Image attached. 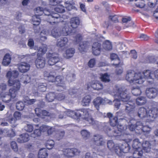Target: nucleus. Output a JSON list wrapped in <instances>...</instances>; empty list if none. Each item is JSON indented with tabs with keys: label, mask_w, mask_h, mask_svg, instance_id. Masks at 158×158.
<instances>
[{
	"label": "nucleus",
	"mask_w": 158,
	"mask_h": 158,
	"mask_svg": "<svg viewBox=\"0 0 158 158\" xmlns=\"http://www.w3.org/2000/svg\"><path fill=\"white\" fill-rule=\"evenodd\" d=\"M127 90L121 88L116 86L113 91L110 93L114 96L115 99L114 101V106L117 110L119 108L120 105V100H122L126 104L125 110L128 114L133 113L134 112L135 105L133 101L130 100V96L127 93Z\"/></svg>",
	"instance_id": "f257e3e1"
},
{
	"label": "nucleus",
	"mask_w": 158,
	"mask_h": 158,
	"mask_svg": "<svg viewBox=\"0 0 158 158\" xmlns=\"http://www.w3.org/2000/svg\"><path fill=\"white\" fill-rule=\"evenodd\" d=\"M153 73L150 70L144 71L142 73H135L134 71H129L127 72L126 75V80L130 83L142 84L145 79H151L152 81L154 77L158 79V69Z\"/></svg>",
	"instance_id": "f03ea898"
},
{
	"label": "nucleus",
	"mask_w": 158,
	"mask_h": 158,
	"mask_svg": "<svg viewBox=\"0 0 158 158\" xmlns=\"http://www.w3.org/2000/svg\"><path fill=\"white\" fill-rule=\"evenodd\" d=\"M109 120L111 127L105 126L104 127L105 133L108 136L116 137L119 135L122 132H123L124 127L123 125L119 124L118 119Z\"/></svg>",
	"instance_id": "7ed1b4c3"
},
{
	"label": "nucleus",
	"mask_w": 158,
	"mask_h": 158,
	"mask_svg": "<svg viewBox=\"0 0 158 158\" xmlns=\"http://www.w3.org/2000/svg\"><path fill=\"white\" fill-rule=\"evenodd\" d=\"M122 138L125 142L123 143L121 145L117 144L115 149L113 152L118 156H122L123 153H127L129 152L131 147L130 143L132 141L131 135L129 134H123Z\"/></svg>",
	"instance_id": "20e7f679"
},
{
	"label": "nucleus",
	"mask_w": 158,
	"mask_h": 158,
	"mask_svg": "<svg viewBox=\"0 0 158 158\" xmlns=\"http://www.w3.org/2000/svg\"><path fill=\"white\" fill-rule=\"evenodd\" d=\"M8 85L13 86L12 88L9 89V94L1 93L0 94V98L2 101L6 103H8L11 101V98H15L17 94V92L20 89V86L19 82H15L12 84L10 80L9 81Z\"/></svg>",
	"instance_id": "39448f33"
},
{
	"label": "nucleus",
	"mask_w": 158,
	"mask_h": 158,
	"mask_svg": "<svg viewBox=\"0 0 158 158\" xmlns=\"http://www.w3.org/2000/svg\"><path fill=\"white\" fill-rule=\"evenodd\" d=\"M35 15L39 16L41 15L44 13L48 16L47 21L51 24L59 22L62 20L60 15L57 13H50L48 10H44L40 7L36 8L35 10Z\"/></svg>",
	"instance_id": "423d86ee"
},
{
	"label": "nucleus",
	"mask_w": 158,
	"mask_h": 158,
	"mask_svg": "<svg viewBox=\"0 0 158 158\" xmlns=\"http://www.w3.org/2000/svg\"><path fill=\"white\" fill-rule=\"evenodd\" d=\"M44 76L45 79L48 81L52 82H55L56 84L57 85V86L60 88V90H63L64 89V85L63 76H58L56 77V75L55 73L49 72L47 71H45L44 72Z\"/></svg>",
	"instance_id": "0eeeda50"
},
{
	"label": "nucleus",
	"mask_w": 158,
	"mask_h": 158,
	"mask_svg": "<svg viewBox=\"0 0 158 158\" xmlns=\"http://www.w3.org/2000/svg\"><path fill=\"white\" fill-rule=\"evenodd\" d=\"M47 50V46L45 44L42 45L39 49L37 54L38 57L35 61V64L37 68L42 69L45 66L46 63L45 58L40 57L39 56L45 54Z\"/></svg>",
	"instance_id": "6e6552de"
},
{
	"label": "nucleus",
	"mask_w": 158,
	"mask_h": 158,
	"mask_svg": "<svg viewBox=\"0 0 158 158\" xmlns=\"http://www.w3.org/2000/svg\"><path fill=\"white\" fill-rule=\"evenodd\" d=\"M48 64L53 65L59 61L60 58L58 54L56 52H49L47 54Z\"/></svg>",
	"instance_id": "1a4fd4ad"
},
{
	"label": "nucleus",
	"mask_w": 158,
	"mask_h": 158,
	"mask_svg": "<svg viewBox=\"0 0 158 158\" xmlns=\"http://www.w3.org/2000/svg\"><path fill=\"white\" fill-rule=\"evenodd\" d=\"M143 126V123L141 122H137L135 124H131L128 126V127L131 131H135L136 132L140 134L142 133V131Z\"/></svg>",
	"instance_id": "9d476101"
},
{
	"label": "nucleus",
	"mask_w": 158,
	"mask_h": 158,
	"mask_svg": "<svg viewBox=\"0 0 158 158\" xmlns=\"http://www.w3.org/2000/svg\"><path fill=\"white\" fill-rule=\"evenodd\" d=\"M63 152L64 155L68 157H73L80 152L77 149L74 148H65Z\"/></svg>",
	"instance_id": "9b49d317"
},
{
	"label": "nucleus",
	"mask_w": 158,
	"mask_h": 158,
	"mask_svg": "<svg viewBox=\"0 0 158 158\" xmlns=\"http://www.w3.org/2000/svg\"><path fill=\"white\" fill-rule=\"evenodd\" d=\"M93 141L94 144L98 146H105L106 142L103 136L99 134L95 135L94 136Z\"/></svg>",
	"instance_id": "f8f14e48"
},
{
	"label": "nucleus",
	"mask_w": 158,
	"mask_h": 158,
	"mask_svg": "<svg viewBox=\"0 0 158 158\" xmlns=\"http://www.w3.org/2000/svg\"><path fill=\"white\" fill-rule=\"evenodd\" d=\"M48 126L42 125L40 127L39 129H35L33 132L31 134V136L34 138L40 136L42 132H44L47 131Z\"/></svg>",
	"instance_id": "ddd939ff"
},
{
	"label": "nucleus",
	"mask_w": 158,
	"mask_h": 158,
	"mask_svg": "<svg viewBox=\"0 0 158 158\" xmlns=\"http://www.w3.org/2000/svg\"><path fill=\"white\" fill-rule=\"evenodd\" d=\"M19 75V73L18 71L16 70H14L12 72L8 71L6 75V76L9 79L8 81V83H9V81L10 80L12 84L15 83L17 82H19V83L20 86H21V84L20 83L19 81L17 80H12L13 78H16Z\"/></svg>",
	"instance_id": "4468645a"
},
{
	"label": "nucleus",
	"mask_w": 158,
	"mask_h": 158,
	"mask_svg": "<svg viewBox=\"0 0 158 158\" xmlns=\"http://www.w3.org/2000/svg\"><path fill=\"white\" fill-rule=\"evenodd\" d=\"M91 110L89 109H81L80 110H77L76 111H70V112L72 113V115H75L77 117H80L81 116L82 113L84 114L86 116L89 115V113L92 112Z\"/></svg>",
	"instance_id": "2eb2a0df"
},
{
	"label": "nucleus",
	"mask_w": 158,
	"mask_h": 158,
	"mask_svg": "<svg viewBox=\"0 0 158 158\" xmlns=\"http://www.w3.org/2000/svg\"><path fill=\"white\" fill-rule=\"evenodd\" d=\"M102 49L101 48V44L98 42L94 43L92 46L93 53L95 55H99Z\"/></svg>",
	"instance_id": "dca6fc26"
},
{
	"label": "nucleus",
	"mask_w": 158,
	"mask_h": 158,
	"mask_svg": "<svg viewBox=\"0 0 158 158\" xmlns=\"http://www.w3.org/2000/svg\"><path fill=\"white\" fill-rule=\"evenodd\" d=\"M146 93L148 98H152L156 96L158 94V91L155 88H150L147 89Z\"/></svg>",
	"instance_id": "f3484780"
},
{
	"label": "nucleus",
	"mask_w": 158,
	"mask_h": 158,
	"mask_svg": "<svg viewBox=\"0 0 158 158\" xmlns=\"http://www.w3.org/2000/svg\"><path fill=\"white\" fill-rule=\"evenodd\" d=\"M69 25V23H66L60 29L61 34L62 35L67 36L70 35L72 33V30Z\"/></svg>",
	"instance_id": "a211bd4d"
},
{
	"label": "nucleus",
	"mask_w": 158,
	"mask_h": 158,
	"mask_svg": "<svg viewBox=\"0 0 158 158\" xmlns=\"http://www.w3.org/2000/svg\"><path fill=\"white\" fill-rule=\"evenodd\" d=\"M30 65L26 62H21L18 64V68L19 71L22 73H25L30 69Z\"/></svg>",
	"instance_id": "6ab92c4d"
},
{
	"label": "nucleus",
	"mask_w": 158,
	"mask_h": 158,
	"mask_svg": "<svg viewBox=\"0 0 158 158\" xmlns=\"http://www.w3.org/2000/svg\"><path fill=\"white\" fill-rule=\"evenodd\" d=\"M143 151L145 152H149L151 151V144L149 141H144L141 143Z\"/></svg>",
	"instance_id": "aec40b11"
},
{
	"label": "nucleus",
	"mask_w": 158,
	"mask_h": 158,
	"mask_svg": "<svg viewBox=\"0 0 158 158\" xmlns=\"http://www.w3.org/2000/svg\"><path fill=\"white\" fill-rule=\"evenodd\" d=\"M138 115L140 118H149V115L147 113V110L143 107H141L139 109Z\"/></svg>",
	"instance_id": "412c9836"
},
{
	"label": "nucleus",
	"mask_w": 158,
	"mask_h": 158,
	"mask_svg": "<svg viewBox=\"0 0 158 158\" xmlns=\"http://www.w3.org/2000/svg\"><path fill=\"white\" fill-rule=\"evenodd\" d=\"M105 101L104 99L100 97H98L94 99L93 101L94 104L97 110L99 108V106L101 104H104Z\"/></svg>",
	"instance_id": "4be33fe9"
},
{
	"label": "nucleus",
	"mask_w": 158,
	"mask_h": 158,
	"mask_svg": "<svg viewBox=\"0 0 158 158\" xmlns=\"http://www.w3.org/2000/svg\"><path fill=\"white\" fill-rule=\"evenodd\" d=\"M75 52V49L73 48H69L66 50L63 54V56L67 59L69 58L72 57Z\"/></svg>",
	"instance_id": "5701e85b"
},
{
	"label": "nucleus",
	"mask_w": 158,
	"mask_h": 158,
	"mask_svg": "<svg viewBox=\"0 0 158 158\" xmlns=\"http://www.w3.org/2000/svg\"><path fill=\"white\" fill-rule=\"evenodd\" d=\"M89 45V43L87 42H81L79 45L78 49L81 53L87 51Z\"/></svg>",
	"instance_id": "b1692460"
},
{
	"label": "nucleus",
	"mask_w": 158,
	"mask_h": 158,
	"mask_svg": "<svg viewBox=\"0 0 158 158\" xmlns=\"http://www.w3.org/2000/svg\"><path fill=\"white\" fill-rule=\"evenodd\" d=\"M29 135L27 133L21 134L18 138L17 141L18 143H24L27 142L29 140Z\"/></svg>",
	"instance_id": "393cba45"
},
{
	"label": "nucleus",
	"mask_w": 158,
	"mask_h": 158,
	"mask_svg": "<svg viewBox=\"0 0 158 158\" xmlns=\"http://www.w3.org/2000/svg\"><path fill=\"white\" fill-rule=\"evenodd\" d=\"M90 85L95 90H99L102 89L103 88L102 85L100 82L97 81H92L91 83L90 84Z\"/></svg>",
	"instance_id": "a878e982"
},
{
	"label": "nucleus",
	"mask_w": 158,
	"mask_h": 158,
	"mask_svg": "<svg viewBox=\"0 0 158 158\" xmlns=\"http://www.w3.org/2000/svg\"><path fill=\"white\" fill-rule=\"evenodd\" d=\"M47 150L45 148L40 149L39 152L38 158H48Z\"/></svg>",
	"instance_id": "bb28decb"
},
{
	"label": "nucleus",
	"mask_w": 158,
	"mask_h": 158,
	"mask_svg": "<svg viewBox=\"0 0 158 158\" xmlns=\"http://www.w3.org/2000/svg\"><path fill=\"white\" fill-rule=\"evenodd\" d=\"M35 113L38 117L43 115L44 116H49L50 115L49 113L45 110L42 111L39 108H36L35 109Z\"/></svg>",
	"instance_id": "cd10ccee"
},
{
	"label": "nucleus",
	"mask_w": 158,
	"mask_h": 158,
	"mask_svg": "<svg viewBox=\"0 0 158 158\" xmlns=\"http://www.w3.org/2000/svg\"><path fill=\"white\" fill-rule=\"evenodd\" d=\"M68 39L66 37H64L57 40V45L58 47L61 48L64 46L68 42Z\"/></svg>",
	"instance_id": "c85d7f7f"
},
{
	"label": "nucleus",
	"mask_w": 158,
	"mask_h": 158,
	"mask_svg": "<svg viewBox=\"0 0 158 158\" xmlns=\"http://www.w3.org/2000/svg\"><path fill=\"white\" fill-rule=\"evenodd\" d=\"M80 21L77 17L72 18L70 21L71 27L73 28H77L79 25Z\"/></svg>",
	"instance_id": "c756f323"
},
{
	"label": "nucleus",
	"mask_w": 158,
	"mask_h": 158,
	"mask_svg": "<svg viewBox=\"0 0 158 158\" xmlns=\"http://www.w3.org/2000/svg\"><path fill=\"white\" fill-rule=\"evenodd\" d=\"M11 57L9 54L6 53L4 56L2 62V64L5 66H8L10 63Z\"/></svg>",
	"instance_id": "7c9ffc66"
},
{
	"label": "nucleus",
	"mask_w": 158,
	"mask_h": 158,
	"mask_svg": "<svg viewBox=\"0 0 158 158\" xmlns=\"http://www.w3.org/2000/svg\"><path fill=\"white\" fill-rule=\"evenodd\" d=\"M141 143L139 141L138 139H135L133 140L132 147L134 149H141Z\"/></svg>",
	"instance_id": "2f4dec72"
},
{
	"label": "nucleus",
	"mask_w": 158,
	"mask_h": 158,
	"mask_svg": "<svg viewBox=\"0 0 158 158\" xmlns=\"http://www.w3.org/2000/svg\"><path fill=\"white\" fill-rule=\"evenodd\" d=\"M135 150L133 154V158L130 156L127 158H140L142 156L143 152L141 149Z\"/></svg>",
	"instance_id": "473e14b6"
},
{
	"label": "nucleus",
	"mask_w": 158,
	"mask_h": 158,
	"mask_svg": "<svg viewBox=\"0 0 158 158\" xmlns=\"http://www.w3.org/2000/svg\"><path fill=\"white\" fill-rule=\"evenodd\" d=\"M102 47L103 48L106 50H110L112 48V44L109 40H106L103 42Z\"/></svg>",
	"instance_id": "72a5a7b5"
},
{
	"label": "nucleus",
	"mask_w": 158,
	"mask_h": 158,
	"mask_svg": "<svg viewBox=\"0 0 158 158\" xmlns=\"http://www.w3.org/2000/svg\"><path fill=\"white\" fill-rule=\"evenodd\" d=\"M107 147L109 149L111 152H113L115 149V146L117 144H115L112 140H109L107 143Z\"/></svg>",
	"instance_id": "f704fd0d"
},
{
	"label": "nucleus",
	"mask_w": 158,
	"mask_h": 158,
	"mask_svg": "<svg viewBox=\"0 0 158 158\" xmlns=\"http://www.w3.org/2000/svg\"><path fill=\"white\" fill-rule=\"evenodd\" d=\"M51 34L52 35L55 37L57 38L59 37L61 35H62L61 34V31H59V29L55 28L53 29L51 31Z\"/></svg>",
	"instance_id": "c9c22d12"
},
{
	"label": "nucleus",
	"mask_w": 158,
	"mask_h": 158,
	"mask_svg": "<svg viewBox=\"0 0 158 158\" xmlns=\"http://www.w3.org/2000/svg\"><path fill=\"white\" fill-rule=\"evenodd\" d=\"M110 59L111 60H115V61H117V64L114 63L113 64L114 65L118 66L119 65H122L123 64H120V61L119 58L118 57L117 55L115 53H112L110 55Z\"/></svg>",
	"instance_id": "e433bc0d"
},
{
	"label": "nucleus",
	"mask_w": 158,
	"mask_h": 158,
	"mask_svg": "<svg viewBox=\"0 0 158 158\" xmlns=\"http://www.w3.org/2000/svg\"><path fill=\"white\" fill-rule=\"evenodd\" d=\"M147 102V100L145 97H140L136 99V104L139 106L145 104Z\"/></svg>",
	"instance_id": "4c0bfd02"
},
{
	"label": "nucleus",
	"mask_w": 158,
	"mask_h": 158,
	"mask_svg": "<svg viewBox=\"0 0 158 158\" xmlns=\"http://www.w3.org/2000/svg\"><path fill=\"white\" fill-rule=\"evenodd\" d=\"M100 78L102 81L104 82H109L110 81V75L107 73L101 74Z\"/></svg>",
	"instance_id": "58836bf2"
},
{
	"label": "nucleus",
	"mask_w": 158,
	"mask_h": 158,
	"mask_svg": "<svg viewBox=\"0 0 158 158\" xmlns=\"http://www.w3.org/2000/svg\"><path fill=\"white\" fill-rule=\"evenodd\" d=\"M41 20L39 16L36 15L33 16L32 19V22L33 25H38L40 22Z\"/></svg>",
	"instance_id": "ea45409f"
},
{
	"label": "nucleus",
	"mask_w": 158,
	"mask_h": 158,
	"mask_svg": "<svg viewBox=\"0 0 158 158\" xmlns=\"http://www.w3.org/2000/svg\"><path fill=\"white\" fill-rule=\"evenodd\" d=\"M151 114H152L149 115V118H156L158 115V109L156 108H153L151 110Z\"/></svg>",
	"instance_id": "a19ab883"
},
{
	"label": "nucleus",
	"mask_w": 158,
	"mask_h": 158,
	"mask_svg": "<svg viewBox=\"0 0 158 158\" xmlns=\"http://www.w3.org/2000/svg\"><path fill=\"white\" fill-rule=\"evenodd\" d=\"M90 100L91 97L90 96H85L82 100V104L83 106L88 105L90 101Z\"/></svg>",
	"instance_id": "79ce46f5"
},
{
	"label": "nucleus",
	"mask_w": 158,
	"mask_h": 158,
	"mask_svg": "<svg viewBox=\"0 0 158 158\" xmlns=\"http://www.w3.org/2000/svg\"><path fill=\"white\" fill-rule=\"evenodd\" d=\"M98 115L100 118H112L113 116V114L110 112L108 113L106 115L105 113L102 114L100 112H98Z\"/></svg>",
	"instance_id": "37998d69"
},
{
	"label": "nucleus",
	"mask_w": 158,
	"mask_h": 158,
	"mask_svg": "<svg viewBox=\"0 0 158 158\" xmlns=\"http://www.w3.org/2000/svg\"><path fill=\"white\" fill-rule=\"evenodd\" d=\"M38 89L39 91L44 92L46 90L47 84L46 83H39L38 84Z\"/></svg>",
	"instance_id": "c03bdc74"
},
{
	"label": "nucleus",
	"mask_w": 158,
	"mask_h": 158,
	"mask_svg": "<svg viewBox=\"0 0 158 158\" xmlns=\"http://www.w3.org/2000/svg\"><path fill=\"white\" fill-rule=\"evenodd\" d=\"M152 128L148 125L144 126L143 125L142 131V133H143L145 134H149Z\"/></svg>",
	"instance_id": "a18cd8bd"
},
{
	"label": "nucleus",
	"mask_w": 158,
	"mask_h": 158,
	"mask_svg": "<svg viewBox=\"0 0 158 158\" xmlns=\"http://www.w3.org/2000/svg\"><path fill=\"white\" fill-rule=\"evenodd\" d=\"M55 96V94L53 93H50L46 96V98L49 102H51L53 101Z\"/></svg>",
	"instance_id": "49530a36"
},
{
	"label": "nucleus",
	"mask_w": 158,
	"mask_h": 158,
	"mask_svg": "<svg viewBox=\"0 0 158 158\" xmlns=\"http://www.w3.org/2000/svg\"><path fill=\"white\" fill-rule=\"evenodd\" d=\"M55 11L60 13H62L64 12V7L60 5H58L56 7L54 8Z\"/></svg>",
	"instance_id": "de8ad7c7"
},
{
	"label": "nucleus",
	"mask_w": 158,
	"mask_h": 158,
	"mask_svg": "<svg viewBox=\"0 0 158 158\" xmlns=\"http://www.w3.org/2000/svg\"><path fill=\"white\" fill-rule=\"evenodd\" d=\"M21 79L23 83L26 84L30 82V77L28 75H25L22 76Z\"/></svg>",
	"instance_id": "09e8293b"
},
{
	"label": "nucleus",
	"mask_w": 158,
	"mask_h": 158,
	"mask_svg": "<svg viewBox=\"0 0 158 158\" xmlns=\"http://www.w3.org/2000/svg\"><path fill=\"white\" fill-rule=\"evenodd\" d=\"M132 94L135 96L139 95L141 93V90L139 87L133 88L131 90Z\"/></svg>",
	"instance_id": "8fccbe9b"
},
{
	"label": "nucleus",
	"mask_w": 158,
	"mask_h": 158,
	"mask_svg": "<svg viewBox=\"0 0 158 158\" xmlns=\"http://www.w3.org/2000/svg\"><path fill=\"white\" fill-rule=\"evenodd\" d=\"M36 101L35 99H30L27 97L24 99V102L26 104L31 105L34 104Z\"/></svg>",
	"instance_id": "3c124183"
},
{
	"label": "nucleus",
	"mask_w": 158,
	"mask_h": 158,
	"mask_svg": "<svg viewBox=\"0 0 158 158\" xmlns=\"http://www.w3.org/2000/svg\"><path fill=\"white\" fill-rule=\"evenodd\" d=\"M81 133L84 138L87 139L89 138L90 135L89 132H88L86 130H83L81 131Z\"/></svg>",
	"instance_id": "603ef678"
},
{
	"label": "nucleus",
	"mask_w": 158,
	"mask_h": 158,
	"mask_svg": "<svg viewBox=\"0 0 158 158\" xmlns=\"http://www.w3.org/2000/svg\"><path fill=\"white\" fill-rule=\"evenodd\" d=\"M16 107L19 110H22L24 107V104L22 102H19L16 103Z\"/></svg>",
	"instance_id": "864d4df0"
},
{
	"label": "nucleus",
	"mask_w": 158,
	"mask_h": 158,
	"mask_svg": "<svg viewBox=\"0 0 158 158\" xmlns=\"http://www.w3.org/2000/svg\"><path fill=\"white\" fill-rule=\"evenodd\" d=\"M73 2H70L67 1L65 2V8L69 10H70L73 8Z\"/></svg>",
	"instance_id": "5fc2aeb1"
},
{
	"label": "nucleus",
	"mask_w": 158,
	"mask_h": 158,
	"mask_svg": "<svg viewBox=\"0 0 158 158\" xmlns=\"http://www.w3.org/2000/svg\"><path fill=\"white\" fill-rule=\"evenodd\" d=\"M54 142L52 140H51L47 141L46 146L48 149H50L54 147Z\"/></svg>",
	"instance_id": "6e6d98bb"
},
{
	"label": "nucleus",
	"mask_w": 158,
	"mask_h": 158,
	"mask_svg": "<svg viewBox=\"0 0 158 158\" xmlns=\"http://www.w3.org/2000/svg\"><path fill=\"white\" fill-rule=\"evenodd\" d=\"M11 147L12 149L15 152H17L18 150V147L17 143L14 141L11 142L10 143Z\"/></svg>",
	"instance_id": "4d7b16f0"
},
{
	"label": "nucleus",
	"mask_w": 158,
	"mask_h": 158,
	"mask_svg": "<svg viewBox=\"0 0 158 158\" xmlns=\"http://www.w3.org/2000/svg\"><path fill=\"white\" fill-rule=\"evenodd\" d=\"M75 77V75L74 74H72L70 73L67 75V79L70 82L74 80Z\"/></svg>",
	"instance_id": "13d9d810"
},
{
	"label": "nucleus",
	"mask_w": 158,
	"mask_h": 158,
	"mask_svg": "<svg viewBox=\"0 0 158 158\" xmlns=\"http://www.w3.org/2000/svg\"><path fill=\"white\" fill-rule=\"evenodd\" d=\"M96 63L95 60L94 59H91L88 62V65L91 68L93 67Z\"/></svg>",
	"instance_id": "bf43d9fd"
},
{
	"label": "nucleus",
	"mask_w": 158,
	"mask_h": 158,
	"mask_svg": "<svg viewBox=\"0 0 158 158\" xmlns=\"http://www.w3.org/2000/svg\"><path fill=\"white\" fill-rule=\"evenodd\" d=\"M43 34L44 35H48V32H47L45 30H43L40 33V38L41 40H44L46 39V37L45 36L43 35Z\"/></svg>",
	"instance_id": "052dcab7"
},
{
	"label": "nucleus",
	"mask_w": 158,
	"mask_h": 158,
	"mask_svg": "<svg viewBox=\"0 0 158 158\" xmlns=\"http://www.w3.org/2000/svg\"><path fill=\"white\" fill-rule=\"evenodd\" d=\"M50 4L52 6H55L60 3V0H49Z\"/></svg>",
	"instance_id": "680f3d73"
},
{
	"label": "nucleus",
	"mask_w": 158,
	"mask_h": 158,
	"mask_svg": "<svg viewBox=\"0 0 158 158\" xmlns=\"http://www.w3.org/2000/svg\"><path fill=\"white\" fill-rule=\"evenodd\" d=\"M56 98L58 100L61 101L64 99L65 97L63 94L61 93L58 94L56 97Z\"/></svg>",
	"instance_id": "e2e57ef3"
},
{
	"label": "nucleus",
	"mask_w": 158,
	"mask_h": 158,
	"mask_svg": "<svg viewBox=\"0 0 158 158\" xmlns=\"http://www.w3.org/2000/svg\"><path fill=\"white\" fill-rule=\"evenodd\" d=\"M13 115L15 118H19L21 117L22 114L20 112L16 111L14 113Z\"/></svg>",
	"instance_id": "0e129e2a"
},
{
	"label": "nucleus",
	"mask_w": 158,
	"mask_h": 158,
	"mask_svg": "<svg viewBox=\"0 0 158 158\" xmlns=\"http://www.w3.org/2000/svg\"><path fill=\"white\" fill-rule=\"evenodd\" d=\"M65 134V132L64 131H60L58 133V140H60L64 136Z\"/></svg>",
	"instance_id": "69168bd1"
},
{
	"label": "nucleus",
	"mask_w": 158,
	"mask_h": 158,
	"mask_svg": "<svg viewBox=\"0 0 158 158\" xmlns=\"http://www.w3.org/2000/svg\"><path fill=\"white\" fill-rule=\"evenodd\" d=\"M33 127L32 125L30 124L27 125V128L26 129V130L27 131L29 132H31L33 131Z\"/></svg>",
	"instance_id": "338daca9"
},
{
	"label": "nucleus",
	"mask_w": 158,
	"mask_h": 158,
	"mask_svg": "<svg viewBox=\"0 0 158 158\" xmlns=\"http://www.w3.org/2000/svg\"><path fill=\"white\" fill-rule=\"evenodd\" d=\"M7 136L10 138L15 136V132L12 130H11L10 132L9 131L7 135Z\"/></svg>",
	"instance_id": "774afa93"
}]
</instances>
